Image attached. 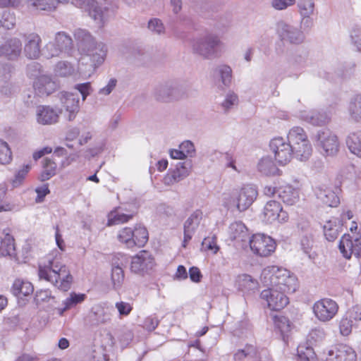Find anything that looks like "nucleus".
Segmentation results:
<instances>
[{"mask_svg": "<svg viewBox=\"0 0 361 361\" xmlns=\"http://www.w3.org/2000/svg\"><path fill=\"white\" fill-rule=\"evenodd\" d=\"M38 276L41 280L49 281L63 291L71 288L73 281L69 269L61 261V254L56 250L49 254L43 264H39Z\"/></svg>", "mask_w": 361, "mask_h": 361, "instance_id": "nucleus-1", "label": "nucleus"}, {"mask_svg": "<svg viewBox=\"0 0 361 361\" xmlns=\"http://www.w3.org/2000/svg\"><path fill=\"white\" fill-rule=\"evenodd\" d=\"M73 36L79 52L87 56L94 68L101 66L106 56L107 48L102 42H97L91 33L82 28H77Z\"/></svg>", "mask_w": 361, "mask_h": 361, "instance_id": "nucleus-2", "label": "nucleus"}, {"mask_svg": "<svg viewBox=\"0 0 361 361\" xmlns=\"http://www.w3.org/2000/svg\"><path fill=\"white\" fill-rule=\"evenodd\" d=\"M261 279L269 288L294 293L298 288L296 276L286 269L269 266L262 270Z\"/></svg>", "mask_w": 361, "mask_h": 361, "instance_id": "nucleus-3", "label": "nucleus"}, {"mask_svg": "<svg viewBox=\"0 0 361 361\" xmlns=\"http://www.w3.org/2000/svg\"><path fill=\"white\" fill-rule=\"evenodd\" d=\"M190 46L194 54L204 59H213L221 56L224 43L217 34L206 31L192 38Z\"/></svg>", "mask_w": 361, "mask_h": 361, "instance_id": "nucleus-4", "label": "nucleus"}, {"mask_svg": "<svg viewBox=\"0 0 361 361\" xmlns=\"http://www.w3.org/2000/svg\"><path fill=\"white\" fill-rule=\"evenodd\" d=\"M258 192L257 188L250 184L243 185L239 191L231 195V200L225 197L224 204L228 207H235L239 212L247 209L257 199Z\"/></svg>", "mask_w": 361, "mask_h": 361, "instance_id": "nucleus-5", "label": "nucleus"}, {"mask_svg": "<svg viewBox=\"0 0 361 361\" xmlns=\"http://www.w3.org/2000/svg\"><path fill=\"white\" fill-rule=\"evenodd\" d=\"M73 49V42L71 37L63 31L56 32L54 42L46 44L44 54L47 58L59 56L61 54H71Z\"/></svg>", "mask_w": 361, "mask_h": 361, "instance_id": "nucleus-6", "label": "nucleus"}, {"mask_svg": "<svg viewBox=\"0 0 361 361\" xmlns=\"http://www.w3.org/2000/svg\"><path fill=\"white\" fill-rule=\"evenodd\" d=\"M276 34L283 43L299 45L305 40V34L299 29L285 20H279L276 24Z\"/></svg>", "mask_w": 361, "mask_h": 361, "instance_id": "nucleus-7", "label": "nucleus"}, {"mask_svg": "<svg viewBox=\"0 0 361 361\" xmlns=\"http://www.w3.org/2000/svg\"><path fill=\"white\" fill-rule=\"evenodd\" d=\"M183 91L176 81H166L157 85L154 90V98L161 102H171L182 97Z\"/></svg>", "mask_w": 361, "mask_h": 361, "instance_id": "nucleus-8", "label": "nucleus"}, {"mask_svg": "<svg viewBox=\"0 0 361 361\" xmlns=\"http://www.w3.org/2000/svg\"><path fill=\"white\" fill-rule=\"evenodd\" d=\"M315 139L317 145L322 150L325 156H334L339 149V142L337 136L329 129L317 131Z\"/></svg>", "mask_w": 361, "mask_h": 361, "instance_id": "nucleus-9", "label": "nucleus"}, {"mask_svg": "<svg viewBox=\"0 0 361 361\" xmlns=\"http://www.w3.org/2000/svg\"><path fill=\"white\" fill-rule=\"evenodd\" d=\"M252 252L259 257H267L276 249L274 240L269 235L257 233L249 239Z\"/></svg>", "mask_w": 361, "mask_h": 361, "instance_id": "nucleus-10", "label": "nucleus"}, {"mask_svg": "<svg viewBox=\"0 0 361 361\" xmlns=\"http://www.w3.org/2000/svg\"><path fill=\"white\" fill-rule=\"evenodd\" d=\"M338 305L331 298H323L313 305V312L316 318L322 322H327L335 317L338 312Z\"/></svg>", "mask_w": 361, "mask_h": 361, "instance_id": "nucleus-11", "label": "nucleus"}, {"mask_svg": "<svg viewBox=\"0 0 361 361\" xmlns=\"http://www.w3.org/2000/svg\"><path fill=\"white\" fill-rule=\"evenodd\" d=\"M71 4L88 12L89 16L99 27L104 25L106 8L100 6L95 0H71Z\"/></svg>", "mask_w": 361, "mask_h": 361, "instance_id": "nucleus-12", "label": "nucleus"}, {"mask_svg": "<svg viewBox=\"0 0 361 361\" xmlns=\"http://www.w3.org/2000/svg\"><path fill=\"white\" fill-rule=\"evenodd\" d=\"M269 147L274 154L275 159L281 165L286 164L293 158L291 145L283 137H278L272 139Z\"/></svg>", "mask_w": 361, "mask_h": 361, "instance_id": "nucleus-13", "label": "nucleus"}, {"mask_svg": "<svg viewBox=\"0 0 361 361\" xmlns=\"http://www.w3.org/2000/svg\"><path fill=\"white\" fill-rule=\"evenodd\" d=\"M262 218L267 224H282L288 220V215L279 202L271 200L267 202L264 207Z\"/></svg>", "mask_w": 361, "mask_h": 361, "instance_id": "nucleus-14", "label": "nucleus"}, {"mask_svg": "<svg viewBox=\"0 0 361 361\" xmlns=\"http://www.w3.org/2000/svg\"><path fill=\"white\" fill-rule=\"evenodd\" d=\"M286 292L275 288H268L262 291L260 297L267 303L269 308L274 311H279L289 302Z\"/></svg>", "mask_w": 361, "mask_h": 361, "instance_id": "nucleus-15", "label": "nucleus"}, {"mask_svg": "<svg viewBox=\"0 0 361 361\" xmlns=\"http://www.w3.org/2000/svg\"><path fill=\"white\" fill-rule=\"evenodd\" d=\"M361 322V307L354 306L349 309L341 319L338 327L340 334L343 336H349L353 327H357Z\"/></svg>", "mask_w": 361, "mask_h": 361, "instance_id": "nucleus-16", "label": "nucleus"}, {"mask_svg": "<svg viewBox=\"0 0 361 361\" xmlns=\"http://www.w3.org/2000/svg\"><path fill=\"white\" fill-rule=\"evenodd\" d=\"M154 265L152 255L147 250H142L132 257L130 269L133 272L144 275L151 270Z\"/></svg>", "mask_w": 361, "mask_h": 361, "instance_id": "nucleus-17", "label": "nucleus"}, {"mask_svg": "<svg viewBox=\"0 0 361 361\" xmlns=\"http://www.w3.org/2000/svg\"><path fill=\"white\" fill-rule=\"evenodd\" d=\"M338 247L346 259H350L353 255L359 257L361 255V237L353 238L349 234H344L340 240Z\"/></svg>", "mask_w": 361, "mask_h": 361, "instance_id": "nucleus-18", "label": "nucleus"}, {"mask_svg": "<svg viewBox=\"0 0 361 361\" xmlns=\"http://www.w3.org/2000/svg\"><path fill=\"white\" fill-rule=\"evenodd\" d=\"M203 219V212L201 209L194 211L183 224V247H185L192 238Z\"/></svg>", "mask_w": 361, "mask_h": 361, "instance_id": "nucleus-19", "label": "nucleus"}, {"mask_svg": "<svg viewBox=\"0 0 361 361\" xmlns=\"http://www.w3.org/2000/svg\"><path fill=\"white\" fill-rule=\"evenodd\" d=\"M22 52V42L17 37H11L0 44V57L9 61L17 60Z\"/></svg>", "mask_w": 361, "mask_h": 361, "instance_id": "nucleus-20", "label": "nucleus"}, {"mask_svg": "<svg viewBox=\"0 0 361 361\" xmlns=\"http://www.w3.org/2000/svg\"><path fill=\"white\" fill-rule=\"evenodd\" d=\"M355 350L348 345L339 344L329 352L326 361H356Z\"/></svg>", "mask_w": 361, "mask_h": 361, "instance_id": "nucleus-21", "label": "nucleus"}, {"mask_svg": "<svg viewBox=\"0 0 361 361\" xmlns=\"http://www.w3.org/2000/svg\"><path fill=\"white\" fill-rule=\"evenodd\" d=\"M33 87L36 94L44 97L53 93L57 88V84L51 76L42 75L35 80Z\"/></svg>", "mask_w": 361, "mask_h": 361, "instance_id": "nucleus-22", "label": "nucleus"}, {"mask_svg": "<svg viewBox=\"0 0 361 361\" xmlns=\"http://www.w3.org/2000/svg\"><path fill=\"white\" fill-rule=\"evenodd\" d=\"M25 42L24 54L30 59H36L40 55L41 37L37 33L32 32L24 35Z\"/></svg>", "mask_w": 361, "mask_h": 361, "instance_id": "nucleus-23", "label": "nucleus"}, {"mask_svg": "<svg viewBox=\"0 0 361 361\" xmlns=\"http://www.w3.org/2000/svg\"><path fill=\"white\" fill-rule=\"evenodd\" d=\"M60 100L62 106L68 113V121H73L79 111V98L78 94L63 92L60 94Z\"/></svg>", "mask_w": 361, "mask_h": 361, "instance_id": "nucleus-24", "label": "nucleus"}, {"mask_svg": "<svg viewBox=\"0 0 361 361\" xmlns=\"http://www.w3.org/2000/svg\"><path fill=\"white\" fill-rule=\"evenodd\" d=\"M317 199L324 205L330 207H336L340 203L338 196L329 188L318 186L314 189Z\"/></svg>", "mask_w": 361, "mask_h": 361, "instance_id": "nucleus-25", "label": "nucleus"}, {"mask_svg": "<svg viewBox=\"0 0 361 361\" xmlns=\"http://www.w3.org/2000/svg\"><path fill=\"white\" fill-rule=\"evenodd\" d=\"M61 111L49 106H39L37 110V121L42 125H51L58 121Z\"/></svg>", "mask_w": 361, "mask_h": 361, "instance_id": "nucleus-26", "label": "nucleus"}, {"mask_svg": "<svg viewBox=\"0 0 361 361\" xmlns=\"http://www.w3.org/2000/svg\"><path fill=\"white\" fill-rule=\"evenodd\" d=\"M278 197L285 204L293 205L299 200V190L290 184L281 185L278 188Z\"/></svg>", "mask_w": 361, "mask_h": 361, "instance_id": "nucleus-27", "label": "nucleus"}, {"mask_svg": "<svg viewBox=\"0 0 361 361\" xmlns=\"http://www.w3.org/2000/svg\"><path fill=\"white\" fill-rule=\"evenodd\" d=\"M343 225L340 220L331 218L323 226L324 234L328 241H334L342 232Z\"/></svg>", "mask_w": 361, "mask_h": 361, "instance_id": "nucleus-28", "label": "nucleus"}, {"mask_svg": "<svg viewBox=\"0 0 361 361\" xmlns=\"http://www.w3.org/2000/svg\"><path fill=\"white\" fill-rule=\"evenodd\" d=\"M273 321L275 331L280 334L285 343H287L288 334L290 331V322L289 319L282 315H275L273 317Z\"/></svg>", "mask_w": 361, "mask_h": 361, "instance_id": "nucleus-29", "label": "nucleus"}, {"mask_svg": "<svg viewBox=\"0 0 361 361\" xmlns=\"http://www.w3.org/2000/svg\"><path fill=\"white\" fill-rule=\"evenodd\" d=\"M300 117L313 126H322L326 124L329 121V118L325 113L316 110L302 111Z\"/></svg>", "mask_w": 361, "mask_h": 361, "instance_id": "nucleus-30", "label": "nucleus"}, {"mask_svg": "<svg viewBox=\"0 0 361 361\" xmlns=\"http://www.w3.org/2000/svg\"><path fill=\"white\" fill-rule=\"evenodd\" d=\"M235 286L239 290L243 293H249L257 289L258 282L248 274H241L238 276Z\"/></svg>", "mask_w": 361, "mask_h": 361, "instance_id": "nucleus-31", "label": "nucleus"}, {"mask_svg": "<svg viewBox=\"0 0 361 361\" xmlns=\"http://www.w3.org/2000/svg\"><path fill=\"white\" fill-rule=\"evenodd\" d=\"M291 146L293 151V157H295L300 161H305L309 159L312 152V145L308 140H305L300 144Z\"/></svg>", "mask_w": 361, "mask_h": 361, "instance_id": "nucleus-32", "label": "nucleus"}, {"mask_svg": "<svg viewBox=\"0 0 361 361\" xmlns=\"http://www.w3.org/2000/svg\"><path fill=\"white\" fill-rule=\"evenodd\" d=\"M229 236L233 240L245 241L248 237V231L241 221H235L229 226Z\"/></svg>", "mask_w": 361, "mask_h": 361, "instance_id": "nucleus-33", "label": "nucleus"}, {"mask_svg": "<svg viewBox=\"0 0 361 361\" xmlns=\"http://www.w3.org/2000/svg\"><path fill=\"white\" fill-rule=\"evenodd\" d=\"M34 291L32 284L27 281L16 279L12 286V292L17 297L27 296Z\"/></svg>", "mask_w": 361, "mask_h": 361, "instance_id": "nucleus-34", "label": "nucleus"}, {"mask_svg": "<svg viewBox=\"0 0 361 361\" xmlns=\"http://www.w3.org/2000/svg\"><path fill=\"white\" fill-rule=\"evenodd\" d=\"M257 170L265 176L276 175L279 171L276 165L270 157H262L257 164Z\"/></svg>", "mask_w": 361, "mask_h": 361, "instance_id": "nucleus-35", "label": "nucleus"}, {"mask_svg": "<svg viewBox=\"0 0 361 361\" xmlns=\"http://www.w3.org/2000/svg\"><path fill=\"white\" fill-rule=\"evenodd\" d=\"M14 238L8 233L0 237V257L13 256L16 254Z\"/></svg>", "mask_w": 361, "mask_h": 361, "instance_id": "nucleus-36", "label": "nucleus"}, {"mask_svg": "<svg viewBox=\"0 0 361 361\" xmlns=\"http://www.w3.org/2000/svg\"><path fill=\"white\" fill-rule=\"evenodd\" d=\"M85 298L86 295L84 293H76L74 292L71 293L70 296L63 301V305L64 307L57 309L59 314L62 316L64 312L73 308L78 304L82 302Z\"/></svg>", "mask_w": 361, "mask_h": 361, "instance_id": "nucleus-37", "label": "nucleus"}, {"mask_svg": "<svg viewBox=\"0 0 361 361\" xmlns=\"http://www.w3.org/2000/svg\"><path fill=\"white\" fill-rule=\"evenodd\" d=\"M346 145L353 154L361 157V130L350 133L346 139Z\"/></svg>", "mask_w": 361, "mask_h": 361, "instance_id": "nucleus-38", "label": "nucleus"}, {"mask_svg": "<svg viewBox=\"0 0 361 361\" xmlns=\"http://www.w3.org/2000/svg\"><path fill=\"white\" fill-rule=\"evenodd\" d=\"M287 139L291 146H297L298 144L308 140L307 135L303 128L298 126L293 127L289 130Z\"/></svg>", "mask_w": 361, "mask_h": 361, "instance_id": "nucleus-39", "label": "nucleus"}, {"mask_svg": "<svg viewBox=\"0 0 361 361\" xmlns=\"http://www.w3.org/2000/svg\"><path fill=\"white\" fill-rule=\"evenodd\" d=\"M122 264L113 263L111 269V282L113 287L115 290H118L121 288L124 281V272L122 267Z\"/></svg>", "mask_w": 361, "mask_h": 361, "instance_id": "nucleus-40", "label": "nucleus"}, {"mask_svg": "<svg viewBox=\"0 0 361 361\" xmlns=\"http://www.w3.org/2000/svg\"><path fill=\"white\" fill-rule=\"evenodd\" d=\"M133 218V214H126L121 209H116L109 214L108 226L123 224Z\"/></svg>", "mask_w": 361, "mask_h": 361, "instance_id": "nucleus-41", "label": "nucleus"}, {"mask_svg": "<svg viewBox=\"0 0 361 361\" xmlns=\"http://www.w3.org/2000/svg\"><path fill=\"white\" fill-rule=\"evenodd\" d=\"M348 112L353 120H361V94H357L350 99Z\"/></svg>", "mask_w": 361, "mask_h": 361, "instance_id": "nucleus-42", "label": "nucleus"}, {"mask_svg": "<svg viewBox=\"0 0 361 361\" xmlns=\"http://www.w3.org/2000/svg\"><path fill=\"white\" fill-rule=\"evenodd\" d=\"M314 236V229L307 225L301 237V247L304 252L309 253L312 247Z\"/></svg>", "mask_w": 361, "mask_h": 361, "instance_id": "nucleus-43", "label": "nucleus"}, {"mask_svg": "<svg viewBox=\"0 0 361 361\" xmlns=\"http://www.w3.org/2000/svg\"><path fill=\"white\" fill-rule=\"evenodd\" d=\"M257 355L256 348L250 344H247L243 349L237 350L233 355L234 361H244L246 358H252Z\"/></svg>", "mask_w": 361, "mask_h": 361, "instance_id": "nucleus-44", "label": "nucleus"}, {"mask_svg": "<svg viewBox=\"0 0 361 361\" xmlns=\"http://www.w3.org/2000/svg\"><path fill=\"white\" fill-rule=\"evenodd\" d=\"M117 238L119 242L125 244L127 247L131 248L135 246L133 229L131 228L126 227L119 231Z\"/></svg>", "mask_w": 361, "mask_h": 361, "instance_id": "nucleus-45", "label": "nucleus"}, {"mask_svg": "<svg viewBox=\"0 0 361 361\" xmlns=\"http://www.w3.org/2000/svg\"><path fill=\"white\" fill-rule=\"evenodd\" d=\"M300 16H312L314 11V0H296Z\"/></svg>", "mask_w": 361, "mask_h": 361, "instance_id": "nucleus-46", "label": "nucleus"}, {"mask_svg": "<svg viewBox=\"0 0 361 361\" xmlns=\"http://www.w3.org/2000/svg\"><path fill=\"white\" fill-rule=\"evenodd\" d=\"M133 240L135 246L143 247L148 240L147 230L141 226L133 229Z\"/></svg>", "mask_w": 361, "mask_h": 361, "instance_id": "nucleus-47", "label": "nucleus"}, {"mask_svg": "<svg viewBox=\"0 0 361 361\" xmlns=\"http://www.w3.org/2000/svg\"><path fill=\"white\" fill-rule=\"evenodd\" d=\"M56 164L49 159L43 161V171L41 173V179L44 181L53 177L56 172Z\"/></svg>", "mask_w": 361, "mask_h": 361, "instance_id": "nucleus-48", "label": "nucleus"}, {"mask_svg": "<svg viewBox=\"0 0 361 361\" xmlns=\"http://www.w3.org/2000/svg\"><path fill=\"white\" fill-rule=\"evenodd\" d=\"M16 16L13 13L6 10L0 15V28L13 29L16 25Z\"/></svg>", "mask_w": 361, "mask_h": 361, "instance_id": "nucleus-49", "label": "nucleus"}, {"mask_svg": "<svg viewBox=\"0 0 361 361\" xmlns=\"http://www.w3.org/2000/svg\"><path fill=\"white\" fill-rule=\"evenodd\" d=\"M217 72L219 73L222 84L225 87H229L232 80V69L226 64L220 65L217 67Z\"/></svg>", "mask_w": 361, "mask_h": 361, "instance_id": "nucleus-50", "label": "nucleus"}, {"mask_svg": "<svg viewBox=\"0 0 361 361\" xmlns=\"http://www.w3.org/2000/svg\"><path fill=\"white\" fill-rule=\"evenodd\" d=\"M12 160V152L8 144L0 140V164H7Z\"/></svg>", "mask_w": 361, "mask_h": 361, "instance_id": "nucleus-51", "label": "nucleus"}, {"mask_svg": "<svg viewBox=\"0 0 361 361\" xmlns=\"http://www.w3.org/2000/svg\"><path fill=\"white\" fill-rule=\"evenodd\" d=\"M325 336V331L322 328L316 327L309 332L307 340L310 345H314L324 339Z\"/></svg>", "mask_w": 361, "mask_h": 361, "instance_id": "nucleus-52", "label": "nucleus"}, {"mask_svg": "<svg viewBox=\"0 0 361 361\" xmlns=\"http://www.w3.org/2000/svg\"><path fill=\"white\" fill-rule=\"evenodd\" d=\"M30 168V164L24 165L22 169H19L15 173L14 178L11 180V184L13 188H17L23 183Z\"/></svg>", "mask_w": 361, "mask_h": 361, "instance_id": "nucleus-53", "label": "nucleus"}, {"mask_svg": "<svg viewBox=\"0 0 361 361\" xmlns=\"http://www.w3.org/2000/svg\"><path fill=\"white\" fill-rule=\"evenodd\" d=\"M74 72V68L71 64L67 61L59 62L55 68V73L56 75L61 77L68 76Z\"/></svg>", "mask_w": 361, "mask_h": 361, "instance_id": "nucleus-54", "label": "nucleus"}, {"mask_svg": "<svg viewBox=\"0 0 361 361\" xmlns=\"http://www.w3.org/2000/svg\"><path fill=\"white\" fill-rule=\"evenodd\" d=\"M350 37L351 43L358 51L361 52V26L357 25L353 26L350 31Z\"/></svg>", "mask_w": 361, "mask_h": 361, "instance_id": "nucleus-55", "label": "nucleus"}, {"mask_svg": "<svg viewBox=\"0 0 361 361\" xmlns=\"http://www.w3.org/2000/svg\"><path fill=\"white\" fill-rule=\"evenodd\" d=\"M30 2L33 6L42 11H51L55 10L56 8L55 2L49 0H30Z\"/></svg>", "mask_w": 361, "mask_h": 361, "instance_id": "nucleus-56", "label": "nucleus"}, {"mask_svg": "<svg viewBox=\"0 0 361 361\" xmlns=\"http://www.w3.org/2000/svg\"><path fill=\"white\" fill-rule=\"evenodd\" d=\"M27 73L29 77L34 78L35 80L44 75L41 64L36 61H32L27 65Z\"/></svg>", "mask_w": 361, "mask_h": 361, "instance_id": "nucleus-57", "label": "nucleus"}, {"mask_svg": "<svg viewBox=\"0 0 361 361\" xmlns=\"http://www.w3.org/2000/svg\"><path fill=\"white\" fill-rule=\"evenodd\" d=\"M148 28L151 32L157 35H161L165 32V27L162 21L156 18L149 20Z\"/></svg>", "mask_w": 361, "mask_h": 361, "instance_id": "nucleus-58", "label": "nucleus"}, {"mask_svg": "<svg viewBox=\"0 0 361 361\" xmlns=\"http://www.w3.org/2000/svg\"><path fill=\"white\" fill-rule=\"evenodd\" d=\"M238 102V98L234 92H228L224 101L221 103V106L225 112L230 110L233 106L236 105Z\"/></svg>", "mask_w": 361, "mask_h": 361, "instance_id": "nucleus-59", "label": "nucleus"}, {"mask_svg": "<svg viewBox=\"0 0 361 361\" xmlns=\"http://www.w3.org/2000/svg\"><path fill=\"white\" fill-rule=\"evenodd\" d=\"M296 0H271V6L276 11H284L294 6Z\"/></svg>", "mask_w": 361, "mask_h": 361, "instance_id": "nucleus-60", "label": "nucleus"}, {"mask_svg": "<svg viewBox=\"0 0 361 361\" xmlns=\"http://www.w3.org/2000/svg\"><path fill=\"white\" fill-rule=\"evenodd\" d=\"M298 355L300 361H309L314 357V352L312 347L299 346L298 348Z\"/></svg>", "mask_w": 361, "mask_h": 361, "instance_id": "nucleus-61", "label": "nucleus"}, {"mask_svg": "<svg viewBox=\"0 0 361 361\" xmlns=\"http://www.w3.org/2000/svg\"><path fill=\"white\" fill-rule=\"evenodd\" d=\"M118 338L121 345L123 347H126L133 341V334L130 330L123 329L119 332Z\"/></svg>", "mask_w": 361, "mask_h": 361, "instance_id": "nucleus-62", "label": "nucleus"}, {"mask_svg": "<svg viewBox=\"0 0 361 361\" xmlns=\"http://www.w3.org/2000/svg\"><path fill=\"white\" fill-rule=\"evenodd\" d=\"M184 178L181 176L180 171H177L176 169L172 171H169L166 176L164 177V181L165 184L171 185L174 183L179 182Z\"/></svg>", "mask_w": 361, "mask_h": 361, "instance_id": "nucleus-63", "label": "nucleus"}, {"mask_svg": "<svg viewBox=\"0 0 361 361\" xmlns=\"http://www.w3.org/2000/svg\"><path fill=\"white\" fill-rule=\"evenodd\" d=\"M115 307L117 309L121 317L129 315L133 310V306L131 304L123 301L116 302Z\"/></svg>", "mask_w": 361, "mask_h": 361, "instance_id": "nucleus-64", "label": "nucleus"}]
</instances>
